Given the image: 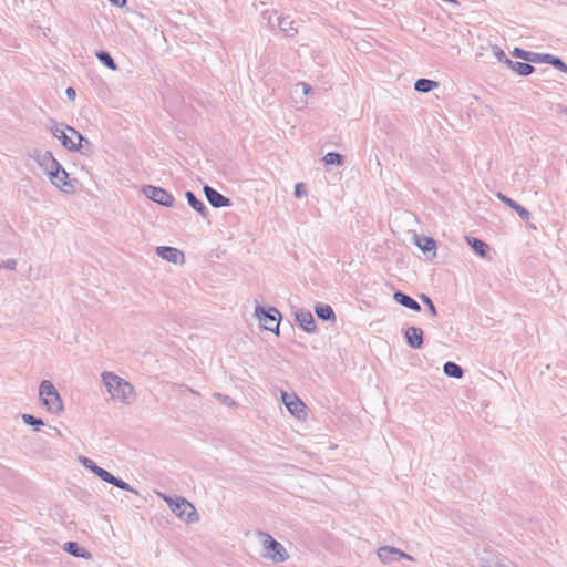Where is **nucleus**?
Segmentation results:
<instances>
[{
    "label": "nucleus",
    "mask_w": 567,
    "mask_h": 567,
    "mask_svg": "<svg viewBox=\"0 0 567 567\" xmlns=\"http://www.w3.org/2000/svg\"><path fill=\"white\" fill-rule=\"evenodd\" d=\"M102 382L113 400L131 404L136 400L134 386L114 372L105 371L101 374Z\"/></svg>",
    "instance_id": "1"
},
{
    "label": "nucleus",
    "mask_w": 567,
    "mask_h": 567,
    "mask_svg": "<svg viewBox=\"0 0 567 567\" xmlns=\"http://www.w3.org/2000/svg\"><path fill=\"white\" fill-rule=\"evenodd\" d=\"M51 132L55 138L61 141V144L68 151H80L83 147L82 142H84L86 145H90L89 140H86L81 133L71 126H64L63 124H58L54 122L53 126L51 127Z\"/></svg>",
    "instance_id": "2"
},
{
    "label": "nucleus",
    "mask_w": 567,
    "mask_h": 567,
    "mask_svg": "<svg viewBox=\"0 0 567 567\" xmlns=\"http://www.w3.org/2000/svg\"><path fill=\"white\" fill-rule=\"evenodd\" d=\"M512 55L532 63H547L557 70L567 73V64L560 58L549 53H536L520 48H515L512 51Z\"/></svg>",
    "instance_id": "3"
},
{
    "label": "nucleus",
    "mask_w": 567,
    "mask_h": 567,
    "mask_svg": "<svg viewBox=\"0 0 567 567\" xmlns=\"http://www.w3.org/2000/svg\"><path fill=\"white\" fill-rule=\"evenodd\" d=\"M39 396L51 413L59 414L63 411V403L60 393L49 380H43L39 386Z\"/></svg>",
    "instance_id": "4"
},
{
    "label": "nucleus",
    "mask_w": 567,
    "mask_h": 567,
    "mask_svg": "<svg viewBox=\"0 0 567 567\" xmlns=\"http://www.w3.org/2000/svg\"><path fill=\"white\" fill-rule=\"evenodd\" d=\"M255 315L264 329L279 334L281 313L277 308L257 306L255 309Z\"/></svg>",
    "instance_id": "5"
},
{
    "label": "nucleus",
    "mask_w": 567,
    "mask_h": 567,
    "mask_svg": "<svg viewBox=\"0 0 567 567\" xmlns=\"http://www.w3.org/2000/svg\"><path fill=\"white\" fill-rule=\"evenodd\" d=\"M481 567H517L512 560L489 547L476 550Z\"/></svg>",
    "instance_id": "6"
},
{
    "label": "nucleus",
    "mask_w": 567,
    "mask_h": 567,
    "mask_svg": "<svg viewBox=\"0 0 567 567\" xmlns=\"http://www.w3.org/2000/svg\"><path fill=\"white\" fill-rule=\"evenodd\" d=\"M165 501L167 502L172 512L178 517L187 515L188 522L198 520V514L195 507L185 498L176 497L173 499L171 497H165Z\"/></svg>",
    "instance_id": "7"
},
{
    "label": "nucleus",
    "mask_w": 567,
    "mask_h": 567,
    "mask_svg": "<svg viewBox=\"0 0 567 567\" xmlns=\"http://www.w3.org/2000/svg\"><path fill=\"white\" fill-rule=\"evenodd\" d=\"M47 175L52 185H54L60 190L66 194L74 193L75 187L70 181L69 173L63 168L61 164L60 167L56 169H51Z\"/></svg>",
    "instance_id": "8"
},
{
    "label": "nucleus",
    "mask_w": 567,
    "mask_h": 567,
    "mask_svg": "<svg viewBox=\"0 0 567 567\" xmlns=\"http://www.w3.org/2000/svg\"><path fill=\"white\" fill-rule=\"evenodd\" d=\"M143 194L152 199L153 202L165 206L173 207L175 203L174 196L168 193L166 189L157 186L146 185L143 187Z\"/></svg>",
    "instance_id": "9"
},
{
    "label": "nucleus",
    "mask_w": 567,
    "mask_h": 567,
    "mask_svg": "<svg viewBox=\"0 0 567 567\" xmlns=\"http://www.w3.org/2000/svg\"><path fill=\"white\" fill-rule=\"evenodd\" d=\"M264 546L267 550L266 556L275 563H284L289 557L286 548L268 534H265Z\"/></svg>",
    "instance_id": "10"
},
{
    "label": "nucleus",
    "mask_w": 567,
    "mask_h": 567,
    "mask_svg": "<svg viewBox=\"0 0 567 567\" xmlns=\"http://www.w3.org/2000/svg\"><path fill=\"white\" fill-rule=\"evenodd\" d=\"M29 157L48 174L51 169L60 167V163L55 159L53 154L49 151L33 150L29 153Z\"/></svg>",
    "instance_id": "11"
},
{
    "label": "nucleus",
    "mask_w": 567,
    "mask_h": 567,
    "mask_svg": "<svg viewBox=\"0 0 567 567\" xmlns=\"http://www.w3.org/2000/svg\"><path fill=\"white\" fill-rule=\"evenodd\" d=\"M377 554H378L379 559L384 564H389L393 560H399L401 558H404L408 560L414 559L411 555L402 551L399 548L392 547V546H382L378 549Z\"/></svg>",
    "instance_id": "12"
},
{
    "label": "nucleus",
    "mask_w": 567,
    "mask_h": 567,
    "mask_svg": "<svg viewBox=\"0 0 567 567\" xmlns=\"http://www.w3.org/2000/svg\"><path fill=\"white\" fill-rule=\"evenodd\" d=\"M295 320L300 328L308 333H315L317 326L312 313L309 310L298 309L295 311Z\"/></svg>",
    "instance_id": "13"
},
{
    "label": "nucleus",
    "mask_w": 567,
    "mask_h": 567,
    "mask_svg": "<svg viewBox=\"0 0 567 567\" xmlns=\"http://www.w3.org/2000/svg\"><path fill=\"white\" fill-rule=\"evenodd\" d=\"M204 193H205V196H206L208 203L214 208L228 207L231 205V202L229 198L225 197L219 192H217L215 188H213L208 185L204 186Z\"/></svg>",
    "instance_id": "14"
},
{
    "label": "nucleus",
    "mask_w": 567,
    "mask_h": 567,
    "mask_svg": "<svg viewBox=\"0 0 567 567\" xmlns=\"http://www.w3.org/2000/svg\"><path fill=\"white\" fill-rule=\"evenodd\" d=\"M406 343L412 349H421L423 347V330L421 328L411 326L403 331Z\"/></svg>",
    "instance_id": "15"
},
{
    "label": "nucleus",
    "mask_w": 567,
    "mask_h": 567,
    "mask_svg": "<svg viewBox=\"0 0 567 567\" xmlns=\"http://www.w3.org/2000/svg\"><path fill=\"white\" fill-rule=\"evenodd\" d=\"M282 401L288 409V411L297 416L301 417V414L305 413L306 405L296 394H288L286 392L282 393Z\"/></svg>",
    "instance_id": "16"
},
{
    "label": "nucleus",
    "mask_w": 567,
    "mask_h": 567,
    "mask_svg": "<svg viewBox=\"0 0 567 567\" xmlns=\"http://www.w3.org/2000/svg\"><path fill=\"white\" fill-rule=\"evenodd\" d=\"M156 252L159 257H162L163 259H165L169 262H173V264H178L179 261H183V259H184V254L179 249L174 248V247H168V246L157 247Z\"/></svg>",
    "instance_id": "17"
},
{
    "label": "nucleus",
    "mask_w": 567,
    "mask_h": 567,
    "mask_svg": "<svg viewBox=\"0 0 567 567\" xmlns=\"http://www.w3.org/2000/svg\"><path fill=\"white\" fill-rule=\"evenodd\" d=\"M497 198L506 204L508 207H511L513 210H515L522 220L528 221L532 218V214L524 208L522 205H519L517 202L513 200L512 198L507 197L506 195L502 193H497Z\"/></svg>",
    "instance_id": "18"
},
{
    "label": "nucleus",
    "mask_w": 567,
    "mask_h": 567,
    "mask_svg": "<svg viewBox=\"0 0 567 567\" xmlns=\"http://www.w3.org/2000/svg\"><path fill=\"white\" fill-rule=\"evenodd\" d=\"M186 200L188 205L196 210L203 218L208 219L209 210L206 205L196 197V195L192 190H187L185 193Z\"/></svg>",
    "instance_id": "19"
},
{
    "label": "nucleus",
    "mask_w": 567,
    "mask_h": 567,
    "mask_svg": "<svg viewBox=\"0 0 567 567\" xmlns=\"http://www.w3.org/2000/svg\"><path fill=\"white\" fill-rule=\"evenodd\" d=\"M393 299L401 306L408 308V309H411L413 311H420L421 310V306L419 305V302L416 300H414L412 297H410L409 295L398 290L394 292L393 295Z\"/></svg>",
    "instance_id": "20"
},
{
    "label": "nucleus",
    "mask_w": 567,
    "mask_h": 567,
    "mask_svg": "<svg viewBox=\"0 0 567 567\" xmlns=\"http://www.w3.org/2000/svg\"><path fill=\"white\" fill-rule=\"evenodd\" d=\"M415 244L425 255L431 254V257L435 256L436 241L432 237L415 236Z\"/></svg>",
    "instance_id": "21"
},
{
    "label": "nucleus",
    "mask_w": 567,
    "mask_h": 567,
    "mask_svg": "<svg viewBox=\"0 0 567 567\" xmlns=\"http://www.w3.org/2000/svg\"><path fill=\"white\" fill-rule=\"evenodd\" d=\"M278 27L286 37L292 38L298 33V28L295 27V21L289 16L278 18Z\"/></svg>",
    "instance_id": "22"
},
{
    "label": "nucleus",
    "mask_w": 567,
    "mask_h": 567,
    "mask_svg": "<svg viewBox=\"0 0 567 567\" xmlns=\"http://www.w3.org/2000/svg\"><path fill=\"white\" fill-rule=\"evenodd\" d=\"M466 241L480 257L485 258L488 255L489 246L485 241L475 237H466Z\"/></svg>",
    "instance_id": "23"
},
{
    "label": "nucleus",
    "mask_w": 567,
    "mask_h": 567,
    "mask_svg": "<svg viewBox=\"0 0 567 567\" xmlns=\"http://www.w3.org/2000/svg\"><path fill=\"white\" fill-rule=\"evenodd\" d=\"M63 549L74 557H81L86 559H90L92 557L91 553L82 548L76 542H66L63 545Z\"/></svg>",
    "instance_id": "24"
},
{
    "label": "nucleus",
    "mask_w": 567,
    "mask_h": 567,
    "mask_svg": "<svg viewBox=\"0 0 567 567\" xmlns=\"http://www.w3.org/2000/svg\"><path fill=\"white\" fill-rule=\"evenodd\" d=\"M315 312L320 320L336 322V313L331 306L318 303Z\"/></svg>",
    "instance_id": "25"
},
{
    "label": "nucleus",
    "mask_w": 567,
    "mask_h": 567,
    "mask_svg": "<svg viewBox=\"0 0 567 567\" xmlns=\"http://www.w3.org/2000/svg\"><path fill=\"white\" fill-rule=\"evenodd\" d=\"M507 66L522 76L529 75L535 71V68L532 64L513 60L508 61Z\"/></svg>",
    "instance_id": "26"
},
{
    "label": "nucleus",
    "mask_w": 567,
    "mask_h": 567,
    "mask_svg": "<svg viewBox=\"0 0 567 567\" xmlns=\"http://www.w3.org/2000/svg\"><path fill=\"white\" fill-rule=\"evenodd\" d=\"M439 86V82L430 79H419L414 83V90L420 93H427Z\"/></svg>",
    "instance_id": "27"
},
{
    "label": "nucleus",
    "mask_w": 567,
    "mask_h": 567,
    "mask_svg": "<svg viewBox=\"0 0 567 567\" xmlns=\"http://www.w3.org/2000/svg\"><path fill=\"white\" fill-rule=\"evenodd\" d=\"M443 372L451 378L460 379L464 374V370L461 365L453 361H447L443 365Z\"/></svg>",
    "instance_id": "28"
},
{
    "label": "nucleus",
    "mask_w": 567,
    "mask_h": 567,
    "mask_svg": "<svg viewBox=\"0 0 567 567\" xmlns=\"http://www.w3.org/2000/svg\"><path fill=\"white\" fill-rule=\"evenodd\" d=\"M96 58L99 61L112 71L117 70V64L107 51H97Z\"/></svg>",
    "instance_id": "29"
},
{
    "label": "nucleus",
    "mask_w": 567,
    "mask_h": 567,
    "mask_svg": "<svg viewBox=\"0 0 567 567\" xmlns=\"http://www.w3.org/2000/svg\"><path fill=\"white\" fill-rule=\"evenodd\" d=\"M323 161L327 165H341L343 156L337 152H329L324 155Z\"/></svg>",
    "instance_id": "30"
},
{
    "label": "nucleus",
    "mask_w": 567,
    "mask_h": 567,
    "mask_svg": "<svg viewBox=\"0 0 567 567\" xmlns=\"http://www.w3.org/2000/svg\"><path fill=\"white\" fill-rule=\"evenodd\" d=\"M22 420L25 424L34 426L35 430H39V427L44 424L42 419L35 417L32 414H22Z\"/></svg>",
    "instance_id": "31"
},
{
    "label": "nucleus",
    "mask_w": 567,
    "mask_h": 567,
    "mask_svg": "<svg viewBox=\"0 0 567 567\" xmlns=\"http://www.w3.org/2000/svg\"><path fill=\"white\" fill-rule=\"evenodd\" d=\"M420 299L422 300V302L424 305H426V308L429 309L430 315L435 317L437 315V311H436V308H435L432 299L425 293H421Z\"/></svg>",
    "instance_id": "32"
},
{
    "label": "nucleus",
    "mask_w": 567,
    "mask_h": 567,
    "mask_svg": "<svg viewBox=\"0 0 567 567\" xmlns=\"http://www.w3.org/2000/svg\"><path fill=\"white\" fill-rule=\"evenodd\" d=\"M81 463L84 465L85 468L90 470L95 475H97L99 471L101 470V467L97 466L96 463L91 458L82 457Z\"/></svg>",
    "instance_id": "33"
},
{
    "label": "nucleus",
    "mask_w": 567,
    "mask_h": 567,
    "mask_svg": "<svg viewBox=\"0 0 567 567\" xmlns=\"http://www.w3.org/2000/svg\"><path fill=\"white\" fill-rule=\"evenodd\" d=\"M493 53L499 62L508 65V61H511V59L506 56L505 52L499 47H493Z\"/></svg>",
    "instance_id": "34"
},
{
    "label": "nucleus",
    "mask_w": 567,
    "mask_h": 567,
    "mask_svg": "<svg viewBox=\"0 0 567 567\" xmlns=\"http://www.w3.org/2000/svg\"><path fill=\"white\" fill-rule=\"evenodd\" d=\"M114 486L123 489V491H127V492H131V493H134V494H138L136 489H134L128 483L124 482L123 480L121 478H117Z\"/></svg>",
    "instance_id": "35"
},
{
    "label": "nucleus",
    "mask_w": 567,
    "mask_h": 567,
    "mask_svg": "<svg viewBox=\"0 0 567 567\" xmlns=\"http://www.w3.org/2000/svg\"><path fill=\"white\" fill-rule=\"evenodd\" d=\"M307 195V189L302 183H297L295 185V196L297 198L303 197Z\"/></svg>",
    "instance_id": "36"
},
{
    "label": "nucleus",
    "mask_w": 567,
    "mask_h": 567,
    "mask_svg": "<svg viewBox=\"0 0 567 567\" xmlns=\"http://www.w3.org/2000/svg\"><path fill=\"white\" fill-rule=\"evenodd\" d=\"M215 396L218 400H220L225 405H228V406L235 405V401L228 395H224L221 393H216Z\"/></svg>",
    "instance_id": "37"
},
{
    "label": "nucleus",
    "mask_w": 567,
    "mask_h": 567,
    "mask_svg": "<svg viewBox=\"0 0 567 567\" xmlns=\"http://www.w3.org/2000/svg\"><path fill=\"white\" fill-rule=\"evenodd\" d=\"M3 267L9 270H14L17 268V261L14 259H8L4 261Z\"/></svg>",
    "instance_id": "38"
},
{
    "label": "nucleus",
    "mask_w": 567,
    "mask_h": 567,
    "mask_svg": "<svg viewBox=\"0 0 567 567\" xmlns=\"http://www.w3.org/2000/svg\"><path fill=\"white\" fill-rule=\"evenodd\" d=\"M110 474H111V473H110L109 471H106V470H104V468H102V467H101V470L99 471V473H97V475H96V476H97V477H100L102 481H104V482H105V481L109 478Z\"/></svg>",
    "instance_id": "39"
},
{
    "label": "nucleus",
    "mask_w": 567,
    "mask_h": 567,
    "mask_svg": "<svg viewBox=\"0 0 567 567\" xmlns=\"http://www.w3.org/2000/svg\"><path fill=\"white\" fill-rule=\"evenodd\" d=\"M65 94L66 96L70 99V100H74L75 96H76V91L75 89H73L72 86L68 87L66 91H65Z\"/></svg>",
    "instance_id": "40"
},
{
    "label": "nucleus",
    "mask_w": 567,
    "mask_h": 567,
    "mask_svg": "<svg viewBox=\"0 0 567 567\" xmlns=\"http://www.w3.org/2000/svg\"><path fill=\"white\" fill-rule=\"evenodd\" d=\"M112 4L123 8L126 4V0H109Z\"/></svg>",
    "instance_id": "41"
},
{
    "label": "nucleus",
    "mask_w": 567,
    "mask_h": 567,
    "mask_svg": "<svg viewBox=\"0 0 567 567\" xmlns=\"http://www.w3.org/2000/svg\"><path fill=\"white\" fill-rule=\"evenodd\" d=\"M117 478H118V477H115V476L111 473V474H110V476H109V478H107L105 482H106V483H109V484L114 485Z\"/></svg>",
    "instance_id": "42"
},
{
    "label": "nucleus",
    "mask_w": 567,
    "mask_h": 567,
    "mask_svg": "<svg viewBox=\"0 0 567 567\" xmlns=\"http://www.w3.org/2000/svg\"><path fill=\"white\" fill-rule=\"evenodd\" d=\"M302 87H303V93L305 94H309L310 91L312 90L311 86L307 83H302Z\"/></svg>",
    "instance_id": "43"
},
{
    "label": "nucleus",
    "mask_w": 567,
    "mask_h": 567,
    "mask_svg": "<svg viewBox=\"0 0 567 567\" xmlns=\"http://www.w3.org/2000/svg\"><path fill=\"white\" fill-rule=\"evenodd\" d=\"M561 112H563V113H565V114H567V106H564V107L561 109Z\"/></svg>",
    "instance_id": "44"
}]
</instances>
